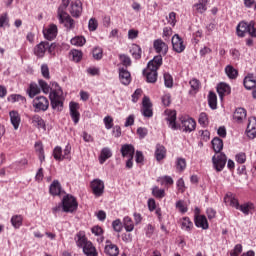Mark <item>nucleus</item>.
I'll return each instance as SVG.
<instances>
[{"instance_id":"nucleus-1","label":"nucleus","mask_w":256,"mask_h":256,"mask_svg":"<svg viewBox=\"0 0 256 256\" xmlns=\"http://www.w3.org/2000/svg\"><path fill=\"white\" fill-rule=\"evenodd\" d=\"M75 241H76L77 247L83 250L84 255L99 256V253L97 252V248H95L92 241H89V239H87V236L85 235V231H79L76 234Z\"/></svg>"},{"instance_id":"nucleus-2","label":"nucleus","mask_w":256,"mask_h":256,"mask_svg":"<svg viewBox=\"0 0 256 256\" xmlns=\"http://www.w3.org/2000/svg\"><path fill=\"white\" fill-rule=\"evenodd\" d=\"M55 86L56 89L50 92L49 99L52 109L61 111L63 109V90L60 88L59 84L56 83Z\"/></svg>"},{"instance_id":"nucleus-3","label":"nucleus","mask_w":256,"mask_h":256,"mask_svg":"<svg viewBox=\"0 0 256 256\" xmlns=\"http://www.w3.org/2000/svg\"><path fill=\"white\" fill-rule=\"evenodd\" d=\"M55 43H49L47 41H42L38 45L34 47V55L38 57V59H43L45 57V53H53L55 51Z\"/></svg>"},{"instance_id":"nucleus-4","label":"nucleus","mask_w":256,"mask_h":256,"mask_svg":"<svg viewBox=\"0 0 256 256\" xmlns=\"http://www.w3.org/2000/svg\"><path fill=\"white\" fill-rule=\"evenodd\" d=\"M79 203H77V198L73 195L67 194L62 199V210L64 213H74L77 211Z\"/></svg>"},{"instance_id":"nucleus-5","label":"nucleus","mask_w":256,"mask_h":256,"mask_svg":"<svg viewBox=\"0 0 256 256\" xmlns=\"http://www.w3.org/2000/svg\"><path fill=\"white\" fill-rule=\"evenodd\" d=\"M32 106L35 113L47 111V109H49V99H47L45 96H38L33 99Z\"/></svg>"},{"instance_id":"nucleus-6","label":"nucleus","mask_w":256,"mask_h":256,"mask_svg":"<svg viewBox=\"0 0 256 256\" xmlns=\"http://www.w3.org/2000/svg\"><path fill=\"white\" fill-rule=\"evenodd\" d=\"M57 15L59 22L62 23L66 29H73L75 27V20L68 15L66 10L58 9Z\"/></svg>"},{"instance_id":"nucleus-7","label":"nucleus","mask_w":256,"mask_h":256,"mask_svg":"<svg viewBox=\"0 0 256 256\" xmlns=\"http://www.w3.org/2000/svg\"><path fill=\"white\" fill-rule=\"evenodd\" d=\"M213 167L216 171L221 172L227 165V156L224 153L215 154L212 157Z\"/></svg>"},{"instance_id":"nucleus-8","label":"nucleus","mask_w":256,"mask_h":256,"mask_svg":"<svg viewBox=\"0 0 256 256\" xmlns=\"http://www.w3.org/2000/svg\"><path fill=\"white\" fill-rule=\"evenodd\" d=\"M165 115L167 116L168 127L173 131H177L179 129V125H177V112L175 110H166Z\"/></svg>"},{"instance_id":"nucleus-9","label":"nucleus","mask_w":256,"mask_h":256,"mask_svg":"<svg viewBox=\"0 0 256 256\" xmlns=\"http://www.w3.org/2000/svg\"><path fill=\"white\" fill-rule=\"evenodd\" d=\"M186 45L185 41H183V38L179 36V34H175L172 37V49L176 53H183L185 51Z\"/></svg>"},{"instance_id":"nucleus-10","label":"nucleus","mask_w":256,"mask_h":256,"mask_svg":"<svg viewBox=\"0 0 256 256\" xmlns=\"http://www.w3.org/2000/svg\"><path fill=\"white\" fill-rule=\"evenodd\" d=\"M153 48L158 55H163V57L169 53V46L162 39L154 40Z\"/></svg>"},{"instance_id":"nucleus-11","label":"nucleus","mask_w":256,"mask_h":256,"mask_svg":"<svg viewBox=\"0 0 256 256\" xmlns=\"http://www.w3.org/2000/svg\"><path fill=\"white\" fill-rule=\"evenodd\" d=\"M182 123V131L184 133H191L192 131H195V128L197 127V122L193 118L189 117H183L181 118Z\"/></svg>"},{"instance_id":"nucleus-12","label":"nucleus","mask_w":256,"mask_h":256,"mask_svg":"<svg viewBox=\"0 0 256 256\" xmlns=\"http://www.w3.org/2000/svg\"><path fill=\"white\" fill-rule=\"evenodd\" d=\"M91 189L96 197H101L105 192V183L101 179H94L91 182Z\"/></svg>"},{"instance_id":"nucleus-13","label":"nucleus","mask_w":256,"mask_h":256,"mask_svg":"<svg viewBox=\"0 0 256 256\" xmlns=\"http://www.w3.org/2000/svg\"><path fill=\"white\" fill-rule=\"evenodd\" d=\"M83 13V3L81 0H74L70 5V15L76 19Z\"/></svg>"},{"instance_id":"nucleus-14","label":"nucleus","mask_w":256,"mask_h":256,"mask_svg":"<svg viewBox=\"0 0 256 256\" xmlns=\"http://www.w3.org/2000/svg\"><path fill=\"white\" fill-rule=\"evenodd\" d=\"M153 104H151V100L149 97L144 96L142 100V115L144 117H153Z\"/></svg>"},{"instance_id":"nucleus-15","label":"nucleus","mask_w":256,"mask_h":256,"mask_svg":"<svg viewBox=\"0 0 256 256\" xmlns=\"http://www.w3.org/2000/svg\"><path fill=\"white\" fill-rule=\"evenodd\" d=\"M246 135L247 137H249V139H255L256 137V117L255 116L248 118Z\"/></svg>"},{"instance_id":"nucleus-16","label":"nucleus","mask_w":256,"mask_h":256,"mask_svg":"<svg viewBox=\"0 0 256 256\" xmlns=\"http://www.w3.org/2000/svg\"><path fill=\"white\" fill-rule=\"evenodd\" d=\"M69 109H70V117L72 118L74 125H77V123H79V119H81V114L78 111L79 104L77 102H70Z\"/></svg>"},{"instance_id":"nucleus-17","label":"nucleus","mask_w":256,"mask_h":256,"mask_svg":"<svg viewBox=\"0 0 256 256\" xmlns=\"http://www.w3.org/2000/svg\"><path fill=\"white\" fill-rule=\"evenodd\" d=\"M247 119V110L245 108H236V110L233 113V121L235 123L241 124L243 121Z\"/></svg>"},{"instance_id":"nucleus-18","label":"nucleus","mask_w":256,"mask_h":256,"mask_svg":"<svg viewBox=\"0 0 256 256\" xmlns=\"http://www.w3.org/2000/svg\"><path fill=\"white\" fill-rule=\"evenodd\" d=\"M57 25L55 24H50L48 28H45L43 30V35L47 41H53L55 37H57Z\"/></svg>"},{"instance_id":"nucleus-19","label":"nucleus","mask_w":256,"mask_h":256,"mask_svg":"<svg viewBox=\"0 0 256 256\" xmlns=\"http://www.w3.org/2000/svg\"><path fill=\"white\" fill-rule=\"evenodd\" d=\"M143 75H145L148 83H157V69L147 66V68L143 70Z\"/></svg>"},{"instance_id":"nucleus-20","label":"nucleus","mask_w":256,"mask_h":256,"mask_svg":"<svg viewBox=\"0 0 256 256\" xmlns=\"http://www.w3.org/2000/svg\"><path fill=\"white\" fill-rule=\"evenodd\" d=\"M119 80L122 85H130L131 84V72L126 68H119Z\"/></svg>"},{"instance_id":"nucleus-21","label":"nucleus","mask_w":256,"mask_h":256,"mask_svg":"<svg viewBox=\"0 0 256 256\" xmlns=\"http://www.w3.org/2000/svg\"><path fill=\"white\" fill-rule=\"evenodd\" d=\"M224 203H226V205H229L230 207H234V209L239 208V200L235 198V195L231 192L225 195Z\"/></svg>"},{"instance_id":"nucleus-22","label":"nucleus","mask_w":256,"mask_h":256,"mask_svg":"<svg viewBox=\"0 0 256 256\" xmlns=\"http://www.w3.org/2000/svg\"><path fill=\"white\" fill-rule=\"evenodd\" d=\"M32 125L37 129H43V131H47V125L45 124V120L42 119L41 116L35 114L31 118Z\"/></svg>"},{"instance_id":"nucleus-23","label":"nucleus","mask_w":256,"mask_h":256,"mask_svg":"<svg viewBox=\"0 0 256 256\" xmlns=\"http://www.w3.org/2000/svg\"><path fill=\"white\" fill-rule=\"evenodd\" d=\"M9 115L11 124L13 125L15 131H17V129H19V125H21V116L19 115V112L15 110L10 111Z\"/></svg>"},{"instance_id":"nucleus-24","label":"nucleus","mask_w":256,"mask_h":256,"mask_svg":"<svg viewBox=\"0 0 256 256\" xmlns=\"http://www.w3.org/2000/svg\"><path fill=\"white\" fill-rule=\"evenodd\" d=\"M161 65H163V55L158 54L157 56H154V58L148 62L147 67L156 69L158 71L159 67H161Z\"/></svg>"},{"instance_id":"nucleus-25","label":"nucleus","mask_w":256,"mask_h":256,"mask_svg":"<svg viewBox=\"0 0 256 256\" xmlns=\"http://www.w3.org/2000/svg\"><path fill=\"white\" fill-rule=\"evenodd\" d=\"M217 93L220 97V99H223L224 95H230L231 94V86H229L227 83H220L217 86Z\"/></svg>"},{"instance_id":"nucleus-26","label":"nucleus","mask_w":256,"mask_h":256,"mask_svg":"<svg viewBox=\"0 0 256 256\" xmlns=\"http://www.w3.org/2000/svg\"><path fill=\"white\" fill-rule=\"evenodd\" d=\"M122 157L132 158L135 155V147L131 144H124L121 147Z\"/></svg>"},{"instance_id":"nucleus-27","label":"nucleus","mask_w":256,"mask_h":256,"mask_svg":"<svg viewBox=\"0 0 256 256\" xmlns=\"http://www.w3.org/2000/svg\"><path fill=\"white\" fill-rule=\"evenodd\" d=\"M195 225L200 229L207 230L209 229V222L207 221V217L205 215H198L195 217Z\"/></svg>"},{"instance_id":"nucleus-28","label":"nucleus","mask_w":256,"mask_h":256,"mask_svg":"<svg viewBox=\"0 0 256 256\" xmlns=\"http://www.w3.org/2000/svg\"><path fill=\"white\" fill-rule=\"evenodd\" d=\"M27 95L30 97V99H34L36 95H39L41 93V88H39V85L35 82H31L28 89L26 90Z\"/></svg>"},{"instance_id":"nucleus-29","label":"nucleus","mask_w":256,"mask_h":256,"mask_svg":"<svg viewBox=\"0 0 256 256\" xmlns=\"http://www.w3.org/2000/svg\"><path fill=\"white\" fill-rule=\"evenodd\" d=\"M113 157V152L109 147L102 148L100 155H99V163L100 165H103L107 159H111Z\"/></svg>"},{"instance_id":"nucleus-30","label":"nucleus","mask_w":256,"mask_h":256,"mask_svg":"<svg viewBox=\"0 0 256 256\" xmlns=\"http://www.w3.org/2000/svg\"><path fill=\"white\" fill-rule=\"evenodd\" d=\"M238 211H241V213H243L244 215H249V213H253V211H255V204L251 203V202H246L242 205L239 204Z\"/></svg>"},{"instance_id":"nucleus-31","label":"nucleus","mask_w":256,"mask_h":256,"mask_svg":"<svg viewBox=\"0 0 256 256\" xmlns=\"http://www.w3.org/2000/svg\"><path fill=\"white\" fill-rule=\"evenodd\" d=\"M107 245L104 248V253L109 256H117L119 255V247L117 245L111 243L110 241H107Z\"/></svg>"},{"instance_id":"nucleus-32","label":"nucleus","mask_w":256,"mask_h":256,"mask_svg":"<svg viewBox=\"0 0 256 256\" xmlns=\"http://www.w3.org/2000/svg\"><path fill=\"white\" fill-rule=\"evenodd\" d=\"M155 157L156 161H163V159L167 157V149H165V146L161 144L156 145Z\"/></svg>"},{"instance_id":"nucleus-33","label":"nucleus","mask_w":256,"mask_h":256,"mask_svg":"<svg viewBox=\"0 0 256 256\" xmlns=\"http://www.w3.org/2000/svg\"><path fill=\"white\" fill-rule=\"evenodd\" d=\"M236 33H237L238 37H245V34L249 33V23L240 22L237 25Z\"/></svg>"},{"instance_id":"nucleus-34","label":"nucleus","mask_w":256,"mask_h":256,"mask_svg":"<svg viewBox=\"0 0 256 256\" xmlns=\"http://www.w3.org/2000/svg\"><path fill=\"white\" fill-rule=\"evenodd\" d=\"M130 53H131L133 59H136V61H139V59H141V55H142L143 51L141 50V46H139L137 44H132V46L130 48Z\"/></svg>"},{"instance_id":"nucleus-35","label":"nucleus","mask_w":256,"mask_h":256,"mask_svg":"<svg viewBox=\"0 0 256 256\" xmlns=\"http://www.w3.org/2000/svg\"><path fill=\"white\" fill-rule=\"evenodd\" d=\"M123 227L127 233H131L133 229H135V223L133 222V219L129 216H125L123 218Z\"/></svg>"},{"instance_id":"nucleus-36","label":"nucleus","mask_w":256,"mask_h":256,"mask_svg":"<svg viewBox=\"0 0 256 256\" xmlns=\"http://www.w3.org/2000/svg\"><path fill=\"white\" fill-rule=\"evenodd\" d=\"M157 182L160 183V185H162V187H171V185H173L175 183L173 178L171 176H168V175L159 177L157 179Z\"/></svg>"},{"instance_id":"nucleus-37","label":"nucleus","mask_w":256,"mask_h":256,"mask_svg":"<svg viewBox=\"0 0 256 256\" xmlns=\"http://www.w3.org/2000/svg\"><path fill=\"white\" fill-rule=\"evenodd\" d=\"M8 101H10V103H22V105H25L27 98L21 94H12L8 96Z\"/></svg>"},{"instance_id":"nucleus-38","label":"nucleus","mask_w":256,"mask_h":256,"mask_svg":"<svg viewBox=\"0 0 256 256\" xmlns=\"http://www.w3.org/2000/svg\"><path fill=\"white\" fill-rule=\"evenodd\" d=\"M244 87L245 89H248L250 91V89H254V87H256V80L253 77V75H248L244 78Z\"/></svg>"},{"instance_id":"nucleus-39","label":"nucleus","mask_w":256,"mask_h":256,"mask_svg":"<svg viewBox=\"0 0 256 256\" xmlns=\"http://www.w3.org/2000/svg\"><path fill=\"white\" fill-rule=\"evenodd\" d=\"M212 147L216 154L221 153L223 151V140L219 137H216L212 140Z\"/></svg>"},{"instance_id":"nucleus-40","label":"nucleus","mask_w":256,"mask_h":256,"mask_svg":"<svg viewBox=\"0 0 256 256\" xmlns=\"http://www.w3.org/2000/svg\"><path fill=\"white\" fill-rule=\"evenodd\" d=\"M34 147H35L36 153H38V158L40 162L43 163V161H45V150L43 149V143L36 142Z\"/></svg>"},{"instance_id":"nucleus-41","label":"nucleus","mask_w":256,"mask_h":256,"mask_svg":"<svg viewBox=\"0 0 256 256\" xmlns=\"http://www.w3.org/2000/svg\"><path fill=\"white\" fill-rule=\"evenodd\" d=\"M50 194L54 196L61 195V184L59 183V181L54 180L52 182V184L50 185Z\"/></svg>"},{"instance_id":"nucleus-42","label":"nucleus","mask_w":256,"mask_h":256,"mask_svg":"<svg viewBox=\"0 0 256 256\" xmlns=\"http://www.w3.org/2000/svg\"><path fill=\"white\" fill-rule=\"evenodd\" d=\"M225 73L229 79H237L239 72L231 65L225 67Z\"/></svg>"},{"instance_id":"nucleus-43","label":"nucleus","mask_w":256,"mask_h":256,"mask_svg":"<svg viewBox=\"0 0 256 256\" xmlns=\"http://www.w3.org/2000/svg\"><path fill=\"white\" fill-rule=\"evenodd\" d=\"M71 45H74L75 47H83L85 43H87V40L83 36H75L70 40Z\"/></svg>"},{"instance_id":"nucleus-44","label":"nucleus","mask_w":256,"mask_h":256,"mask_svg":"<svg viewBox=\"0 0 256 256\" xmlns=\"http://www.w3.org/2000/svg\"><path fill=\"white\" fill-rule=\"evenodd\" d=\"M207 3H209V0H199V3L194 5V9L198 13H205L207 11Z\"/></svg>"},{"instance_id":"nucleus-45","label":"nucleus","mask_w":256,"mask_h":256,"mask_svg":"<svg viewBox=\"0 0 256 256\" xmlns=\"http://www.w3.org/2000/svg\"><path fill=\"white\" fill-rule=\"evenodd\" d=\"M11 224L14 229H19V227H21V225H23V216H21V215L12 216Z\"/></svg>"},{"instance_id":"nucleus-46","label":"nucleus","mask_w":256,"mask_h":256,"mask_svg":"<svg viewBox=\"0 0 256 256\" xmlns=\"http://www.w3.org/2000/svg\"><path fill=\"white\" fill-rule=\"evenodd\" d=\"M208 105L213 110L217 109V94H215L214 92H209Z\"/></svg>"},{"instance_id":"nucleus-47","label":"nucleus","mask_w":256,"mask_h":256,"mask_svg":"<svg viewBox=\"0 0 256 256\" xmlns=\"http://www.w3.org/2000/svg\"><path fill=\"white\" fill-rule=\"evenodd\" d=\"M181 228L183 231L190 232L191 229H193V222H191V219L189 217H184L182 219Z\"/></svg>"},{"instance_id":"nucleus-48","label":"nucleus","mask_w":256,"mask_h":256,"mask_svg":"<svg viewBox=\"0 0 256 256\" xmlns=\"http://www.w3.org/2000/svg\"><path fill=\"white\" fill-rule=\"evenodd\" d=\"M198 123L201 127H209V116L205 112H201L198 118Z\"/></svg>"},{"instance_id":"nucleus-49","label":"nucleus","mask_w":256,"mask_h":256,"mask_svg":"<svg viewBox=\"0 0 256 256\" xmlns=\"http://www.w3.org/2000/svg\"><path fill=\"white\" fill-rule=\"evenodd\" d=\"M152 195L156 199H163V197H165V189H160L159 186H154L152 188Z\"/></svg>"},{"instance_id":"nucleus-50","label":"nucleus","mask_w":256,"mask_h":256,"mask_svg":"<svg viewBox=\"0 0 256 256\" xmlns=\"http://www.w3.org/2000/svg\"><path fill=\"white\" fill-rule=\"evenodd\" d=\"M70 55L72 57V61L75 63H79V61L83 59V52H81V50L73 49L70 51Z\"/></svg>"},{"instance_id":"nucleus-51","label":"nucleus","mask_w":256,"mask_h":256,"mask_svg":"<svg viewBox=\"0 0 256 256\" xmlns=\"http://www.w3.org/2000/svg\"><path fill=\"white\" fill-rule=\"evenodd\" d=\"M92 56L94 57V59H96V61H101V59H103V48L99 46L93 48Z\"/></svg>"},{"instance_id":"nucleus-52","label":"nucleus","mask_w":256,"mask_h":256,"mask_svg":"<svg viewBox=\"0 0 256 256\" xmlns=\"http://www.w3.org/2000/svg\"><path fill=\"white\" fill-rule=\"evenodd\" d=\"M53 157L56 161H63V149L61 146H56L53 150Z\"/></svg>"},{"instance_id":"nucleus-53","label":"nucleus","mask_w":256,"mask_h":256,"mask_svg":"<svg viewBox=\"0 0 256 256\" xmlns=\"http://www.w3.org/2000/svg\"><path fill=\"white\" fill-rule=\"evenodd\" d=\"M186 167H187V162L185 161V158H177L176 159L177 171H185Z\"/></svg>"},{"instance_id":"nucleus-54","label":"nucleus","mask_w":256,"mask_h":256,"mask_svg":"<svg viewBox=\"0 0 256 256\" xmlns=\"http://www.w3.org/2000/svg\"><path fill=\"white\" fill-rule=\"evenodd\" d=\"M38 85L41 88V90L43 91V93H45V95H47L48 93L51 92V87L45 80H39Z\"/></svg>"},{"instance_id":"nucleus-55","label":"nucleus","mask_w":256,"mask_h":256,"mask_svg":"<svg viewBox=\"0 0 256 256\" xmlns=\"http://www.w3.org/2000/svg\"><path fill=\"white\" fill-rule=\"evenodd\" d=\"M65 159L71 161V144H67L63 150L62 161H65Z\"/></svg>"},{"instance_id":"nucleus-56","label":"nucleus","mask_w":256,"mask_h":256,"mask_svg":"<svg viewBox=\"0 0 256 256\" xmlns=\"http://www.w3.org/2000/svg\"><path fill=\"white\" fill-rule=\"evenodd\" d=\"M119 59L124 67H131V57L125 54H120Z\"/></svg>"},{"instance_id":"nucleus-57","label":"nucleus","mask_w":256,"mask_h":256,"mask_svg":"<svg viewBox=\"0 0 256 256\" xmlns=\"http://www.w3.org/2000/svg\"><path fill=\"white\" fill-rule=\"evenodd\" d=\"M176 209L179 210L180 213H187L188 211V208H187V205H185V201L183 200H178L176 202Z\"/></svg>"},{"instance_id":"nucleus-58","label":"nucleus","mask_w":256,"mask_h":256,"mask_svg":"<svg viewBox=\"0 0 256 256\" xmlns=\"http://www.w3.org/2000/svg\"><path fill=\"white\" fill-rule=\"evenodd\" d=\"M164 85L165 87H173V76L169 73H164Z\"/></svg>"},{"instance_id":"nucleus-59","label":"nucleus","mask_w":256,"mask_h":256,"mask_svg":"<svg viewBox=\"0 0 256 256\" xmlns=\"http://www.w3.org/2000/svg\"><path fill=\"white\" fill-rule=\"evenodd\" d=\"M9 26V14L3 13L0 15V28Z\"/></svg>"},{"instance_id":"nucleus-60","label":"nucleus","mask_w":256,"mask_h":256,"mask_svg":"<svg viewBox=\"0 0 256 256\" xmlns=\"http://www.w3.org/2000/svg\"><path fill=\"white\" fill-rule=\"evenodd\" d=\"M97 27H99V22L95 18H91L88 22L89 31H97Z\"/></svg>"},{"instance_id":"nucleus-61","label":"nucleus","mask_w":256,"mask_h":256,"mask_svg":"<svg viewBox=\"0 0 256 256\" xmlns=\"http://www.w3.org/2000/svg\"><path fill=\"white\" fill-rule=\"evenodd\" d=\"M243 253V245L236 244L234 249L230 252V256H239Z\"/></svg>"},{"instance_id":"nucleus-62","label":"nucleus","mask_w":256,"mask_h":256,"mask_svg":"<svg viewBox=\"0 0 256 256\" xmlns=\"http://www.w3.org/2000/svg\"><path fill=\"white\" fill-rule=\"evenodd\" d=\"M103 123L105 125V129H113V117L105 116L103 119Z\"/></svg>"},{"instance_id":"nucleus-63","label":"nucleus","mask_w":256,"mask_h":256,"mask_svg":"<svg viewBox=\"0 0 256 256\" xmlns=\"http://www.w3.org/2000/svg\"><path fill=\"white\" fill-rule=\"evenodd\" d=\"M41 73L44 79H51V75L49 73V66L47 64L41 65Z\"/></svg>"},{"instance_id":"nucleus-64","label":"nucleus","mask_w":256,"mask_h":256,"mask_svg":"<svg viewBox=\"0 0 256 256\" xmlns=\"http://www.w3.org/2000/svg\"><path fill=\"white\" fill-rule=\"evenodd\" d=\"M248 34L256 39V27L253 21L249 22Z\"/></svg>"}]
</instances>
